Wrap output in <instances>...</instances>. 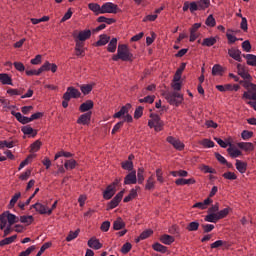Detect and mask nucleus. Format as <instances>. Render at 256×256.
Instances as JSON below:
<instances>
[{"instance_id": "obj_55", "label": "nucleus", "mask_w": 256, "mask_h": 256, "mask_svg": "<svg viewBox=\"0 0 256 256\" xmlns=\"http://www.w3.org/2000/svg\"><path fill=\"white\" fill-rule=\"evenodd\" d=\"M98 23H107V25H113L115 23V19L113 18H107L105 16H100L97 18Z\"/></svg>"}, {"instance_id": "obj_44", "label": "nucleus", "mask_w": 256, "mask_h": 256, "mask_svg": "<svg viewBox=\"0 0 256 256\" xmlns=\"http://www.w3.org/2000/svg\"><path fill=\"white\" fill-rule=\"evenodd\" d=\"M199 145H202L205 149H211L215 147V142L209 139H203L199 142Z\"/></svg>"}, {"instance_id": "obj_31", "label": "nucleus", "mask_w": 256, "mask_h": 256, "mask_svg": "<svg viewBox=\"0 0 256 256\" xmlns=\"http://www.w3.org/2000/svg\"><path fill=\"white\" fill-rule=\"evenodd\" d=\"M160 241H161V243H163V245H171L172 243H175V237H173L169 234H163L160 237Z\"/></svg>"}, {"instance_id": "obj_9", "label": "nucleus", "mask_w": 256, "mask_h": 256, "mask_svg": "<svg viewBox=\"0 0 256 256\" xmlns=\"http://www.w3.org/2000/svg\"><path fill=\"white\" fill-rule=\"evenodd\" d=\"M105 13L113 15L119 13V6L113 2H105L102 5V15H105Z\"/></svg>"}, {"instance_id": "obj_7", "label": "nucleus", "mask_w": 256, "mask_h": 256, "mask_svg": "<svg viewBox=\"0 0 256 256\" xmlns=\"http://www.w3.org/2000/svg\"><path fill=\"white\" fill-rule=\"evenodd\" d=\"M148 127L150 129H154L156 133L163 131V127H165V122L161 120V116L155 113L150 114V119L148 120Z\"/></svg>"}, {"instance_id": "obj_5", "label": "nucleus", "mask_w": 256, "mask_h": 256, "mask_svg": "<svg viewBox=\"0 0 256 256\" xmlns=\"http://www.w3.org/2000/svg\"><path fill=\"white\" fill-rule=\"evenodd\" d=\"M81 97V92L79 89L70 86L67 88L66 92L63 94L62 107L67 109L69 107V102L71 99H79Z\"/></svg>"}, {"instance_id": "obj_3", "label": "nucleus", "mask_w": 256, "mask_h": 256, "mask_svg": "<svg viewBox=\"0 0 256 256\" xmlns=\"http://www.w3.org/2000/svg\"><path fill=\"white\" fill-rule=\"evenodd\" d=\"M211 5V0H198L189 2H184V5L182 7V11L185 13L187 11H190V13H195V11H205V9H209V6Z\"/></svg>"}, {"instance_id": "obj_1", "label": "nucleus", "mask_w": 256, "mask_h": 256, "mask_svg": "<svg viewBox=\"0 0 256 256\" xmlns=\"http://www.w3.org/2000/svg\"><path fill=\"white\" fill-rule=\"evenodd\" d=\"M131 109V104L127 103L126 105L122 106L120 111L116 112L113 115L114 119H121V117H124L123 121H120L116 123L112 129V135H115L121 127H123V124L126 123H133V116L129 114V110Z\"/></svg>"}, {"instance_id": "obj_2", "label": "nucleus", "mask_w": 256, "mask_h": 256, "mask_svg": "<svg viewBox=\"0 0 256 256\" xmlns=\"http://www.w3.org/2000/svg\"><path fill=\"white\" fill-rule=\"evenodd\" d=\"M15 223H19V217L15 214L5 211L0 215V229L4 231V237H7V235L11 233V227H13Z\"/></svg>"}, {"instance_id": "obj_30", "label": "nucleus", "mask_w": 256, "mask_h": 256, "mask_svg": "<svg viewBox=\"0 0 256 256\" xmlns=\"http://www.w3.org/2000/svg\"><path fill=\"white\" fill-rule=\"evenodd\" d=\"M21 131L24 135H30L31 137H36L37 136V130L33 129V127L27 125L23 126L21 128Z\"/></svg>"}, {"instance_id": "obj_15", "label": "nucleus", "mask_w": 256, "mask_h": 256, "mask_svg": "<svg viewBox=\"0 0 256 256\" xmlns=\"http://www.w3.org/2000/svg\"><path fill=\"white\" fill-rule=\"evenodd\" d=\"M91 115H93V113L91 111L80 115L78 117L76 123L78 125H89V123H91Z\"/></svg>"}, {"instance_id": "obj_64", "label": "nucleus", "mask_w": 256, "mask_h": 256, "mask_svg": "<svg viewBox=\"0 0 256 256\" xmlns=\"http://www.w3.org/2000/svg\"><path fill=\"white\" fill-rule=\"evenodd\" d=\"M241 137L244 141H247V140L251 139V137H253V132L249 131V130H244L241 133Z\"/></svg>"}, {"instance_id": "obj_40", "label": "nucleus", "mask_w": 256, "mask_h": 256, "mask_svg": "<svg viewBox=\"0 0 256 256\" xmlns=\"http://www.w3.org/2000/svg\"><path fill=\"white\" fill-rule=\"evenodd\" d=\"M113 229L115 231H121V229H125V222L123 221V219L118 218L117 220H115L113 223Z\"/></svg>"}, {"instance_id": "obj_54", "label": "nucleus", "mask_w": 256, "mask_h": 256, "mask_svg": "<svg viewBox=\"0 0 256 256\" xmlns=\"http://www.w3.org/2000/svg\"><path fill=\"white\" fill-rule=\"evenodd\" d=\"M205 25L207 27H215L217 25V21L215 20V17H213V14H210L206 18Z\"/></svg>"}, {"instance_id": "obj_10", "label": "nucleus", "mask_w": 256, "mask_h": 256, "mask_svg": "<svg viewBox=\"0 0 256 256\" xmlns=\"http://www.w3.org/2000/svg\"><path fill=\"white\" fill-rule=\"evenodd\" d=\"M31 209H35V211L40 215H51V213H53V209H49L46 205L39 202L33 204Z\"/></svg>"}, {"instance_id": "obj_38", "label": "nucleus", "mask_w": 256, "mask_h": 256, "mask_svg": "<svg viewBox=\"0 0 256 256\" xmlns=\"http://www.w3.org/2000/svg\"><path fill=\"white\" fill-rule=\"evenodd\" d=\"M19 199H21V192H17L15 195L12 196L8 204V209H13Z\"/></svg>"}, {"instance_id": "obj_12", "label": "nucleus", "mask_w": 256, "mask_h": 256, "mask_svg": "<svg viewBox=\"0 0 256 256\" xmlns=\"http://www.w3.org/2000/svg\"><path fill=\"white\" fill-rule=\"evenodd\" d=\"M73 37L75 41H79L80 43H83L84 41H87V39H91V30L89 29L82 30L78 34H73Z\"/></svg>"}, {"instance_id": "obj_26", "label": "nucleus", "mask_w": 256, "mask_h": 256, "mask_svg": "<svg viewBox=\"0 0 256 256\" xmlns=\"http://www.w3.org/2000/svg\"><path fill=\"white\" fill-rule=\"evenodd\" d=\"M228 55L229 57L234 59V61L241 62V52L239 51V49H235V48L228 49Z\"/></svg>"}, {"instance_id": "obj_19", "label": "nucleus", "mask_w": 256, "mask_h": 256, "mask_svg": "<svg viewBox=\"0 0 256 256\" xmlns=\"http://www.w3.org/2000/svg\"><path fill=\"white\" fill-rule=\"evenodd\" d=\"M11 115L16 117L17 121H19V123H21L22 125H27V123H31V117L23 116L21 115V112H15L12 110Z\"/></svg>"}, {"instance_id": "obj_57", "label": "nucleus", "mask_w": 256, "mask_h": 256, "mask_svg": "<svg viewBox=\"0 0 256 256\" xmlns=\"http://www.w3.org/2000/svg\"><path fill=\"white\" fill-rule=\"evenodd\" d=\"M81 92L83 95H89L93 91V84H87V85H82L80 87Z\"/></svg>"}, {"instance_id": "obj_51", "label": "nucleus", "mask_w": 256, "mask_h": 256, "mask_svg": "<svg viewBox=\"0 0 256 256\" xmlns=\"http://www.w3.org/2000/svg\"><path fill=\"white\" fill-rule=\"evenodd\" d=\"M5 147L7 149H13V147H15V142L14 141H0V149H5Z\"/></svg>"}, {"instance_id": "obj_62", "label": "nucleus", "mask_w": 256, "mask_h": 256, "mask_svg": "<svg viewBox=\"0 0 256 256\" xmlns=\"http://www.w3.org/2000/svg\"><path fill=\"white\" fill-rule=\"evenodd\" d=\"M43 145V143L40 142V140H36L34 143L31 144L30 148L31 151H33L34 153H37V151H39V149H41V146Z\"/></svg>"}, {"instance_id": "obj_36", "label": "nucleus", "mask_w": 256, "mask_h": 256, "mask_svg": "<svg viewBox=\"0 0 256 256\" xmlns=\"http://www.w3.org/2000/svg\"><path fill=\"white\" fill-rule=\"evenodd\" d=\"M88 9L95 13V15H102V6L98 3H90L88 4Z\"/></svg>"}, {"instance_id": "obj_41", "label": "nucleus", "mask_w": 256, "mask_h": 256, "mask_svg": "<svg viewBox=\"0 0 256 256\" xmlns=\"http://www.w3.org/2000/svg\"><path fill=\"white\" fill-rule=\"evenodd\" d=\"M245 59H246L247 65H250V67H256V55L246 54Z\"/></svg>"}, {"instance_id": "obj_33", "label": "nucleus", "mask_w": 256, "mask_h": 256, "mask_svg": "<svg viewBox=\"0 0 256 256\" xmlns=\"http://www.w3.org/2000/svg\"><path fill=\"white\" fill-rule=\"evenodd\" d=\"M238 74L240 75V77H242V79H247V81H251L252 77L251 74H249V72L247 70H245V68L241 67V64H238Z\"/></svg>"}, {"instance_id": "obj_23", "label": "nucleus", "mask_w": 256, "mask_h": 256, "mask_svg": "<svg viewBox=\"0 0 256 256\" xmlns=\"http://www.w3.org/2000/svg\"><path fill=\"white\" fill-rule=\"evenodd\" d=\"M75 53L77 57H85V48L83 42L75 41Z\"/></svg>"}, {"instance_id": "obj_28", "label": "nucleus", "mask_w": 256, "mask_h": 256, "mask_svg": "<svg viewBox=\"0 0 256 256\" xmlns=\"http://www.w3.org/2000/svg\"><path fill=\"white\" fill-rule=\"evenodd\" d=\"M235 167L241 175L247 173V162H243L241 160H236Z\"/></svg>"}, {"instance_id": "obj_47", "label": "nucleus", "mask_w": 256, "mask_h": 256, "mask_svg": "<svg viewBox=\"0 0 256 256\" xmlns=\"http://www.w3.org/2000/svg\"><path fill=\"white\" fill-rule=\"evenodd\" d=\"M17 239V235L10 236L0 241V247H5V245H11Z\"/></svg>"}, {"instance_id": "obj_46", "label": "nucleus", "mask_w": 256, "mask_h": 256, "mask_svg": "<svg viewBox=\"0 0 256 256\" xmlns=\"http://www.w3.org/2000/svg\"><path fill=\"white\" fill-rule=\"evenodd\" d=\"M151 235H153V230H145L136 239V243H139V241H143L144 239H148V237H151Z\"/></svg>"}, {"instance_id": "obj_18", "label": "nucleus", "mask_w": 256, "mask_h": 256, "mask_svg": "<svg viewBox=\"0 0 256 256\" xmlns=\"http://www.w3.org/2000/svg\"><path fill=\"white\" fill-rule=\"evenodd\" d=\"M213 203V199L206 198L203 202H197L192 206V209H201V211H204V209H207L209 205Z\"/></svg>"}, {"instance_id": "obj_14", "label": "nucleus", "mask_w": 256, "mask_h": 256, "mask_svg": "<svg viewBox=\"0 0 256 256\" xmlns=\"http://www.w3.org/2000/svg\"><path fill=\"white\" fill-rule=\"evenodd\" d=\"M242 99H244L246 103L247 101H256V84L243 93Z\"/></svg>"}, {"instance_id": "obj_35", "label": "nucleus", "mask_w": 256, "mask_h": 256, "mask_svg": "<svg viewBox=\"0 0 256 256\" xmlns=\"http://www.w3.org/2000/svg\"><path fill=\"white\" fill-rule=\"evenodd\" d=\"M219 220V215L213 212H208V215L204 217V221H206L207 223H217V221Z\"/></svg>"}, {"instance_id": "obj_13", "label": "nucleus", "mask_w": 256, "mask_h": 256, "mask_svg": "<svg viewBox=\"0 0 256 256\" xmlns=\"http://www.w3.org/2000/svg\"><path fill=\"white\" fill-rule=\"evenodd\" d=\"M123 195H125V190L118 192L115 197L108 203V209H115V207L119 206L123 199Z\"/></svg>"}, {"instance_id": "obj_20", "label": "nucleus", "mask_w": 256, "mask_h": 256, "mask_svg": "<svg viewBox=\"0 0 256 256\" xmlns=\"http://www.w3.org/2000/svg\"><path fill=\"white\" fill-rule=\"evenodd\" d=\"M87 245H88V247H90V249H95L96 251H99V249L103 248V244H101L99 239H97L96 237L90 238L88 240Z\"/></svg>"}, {"instance_id": "obj_29", "label": "nucleus", "mask_w": 256, "mask_h": 256, "mask_svg": "<svg viewBox=\"0 0 256 256\" xmlns=\"http://www.w3.org/2000/svg\"><path fill=\"white\" fill-rule=\"evenodd\" d=\"M237 147L242 149V151H253V149H255V146L251 142H239Z\"/></svg>"}, {"instance_id": "obj_50", "label": "nucleus", "mask_w": 256, "mask_h": 256, "mask_svg": "<svg viewBox=\"0 0 256 256\" xmlns=\"http://www.w3.org/2000/svg\"><path fill=\"white\" fill-rule=\"evenodd\" d=\"M65 169L73 170L77 167V161L75 159L66 160L64 163Z\"/></svg>"}, {"instance_id": "obj_52", "label": "nucleus", "mask_w": 256, "mask_h": 256, "mask_svg": "<svg viewBox=\"0 0 256 256\" xmlns=\"http://www.w3.org/2000/svg\"><path fill=\"white\" fill-rule=\"evenodd\" d=\"M139 103H148L149 105H152V103H155V95H148L144 98H140Z\"/></svg>"}, {"instance_id": "obj_59", "label": "nucleus", "mask_w": 256, "mask_h": 256, "mask_svg": "<svg viewBox=\"0 0 256 256\" xmlns=\"http://www.w3.org/2000/svg\"><path fill=\"white\" fill-rule=\"evenodd\" d=\"M33 160V155H28L27 158L22 161L18 167V171H21V169H23L24 167H27V165L29 164L30 161Z\"/></svg>"}, {"instance_id": "obj_27", "label": "nucleus", "mask_w": 256, "mask_h": 256, "mask_svg": "<svg viewBox=\"0 0 256 256\" xmlns=\"http://www.w3.org/2000/svg\"><path fill=\"white\" fill-rule=\"evenodd\" d=\"M195 183H197L195 178H189V179L179 178V179L175 180V184L178 185V186H181V185H195Z\"/></svg>"}, {"instance_id": "obj_43", "label": "nucleus", "mask_w": 256, "mask_h": 256, "mask_svg": "<svg viewBox=\"0 0 256 256\" xmlns=\"http://www.w3.org/2000/svg\"><path fill=\"white\" fill-rule=\"evenodd\" d=\"M152 249L158 253H167V247L163 246L161 243L156 242L152 245Z\"/></svg>"}, {"instance_id": "obj_37", "label": "nucleus", "mask_w": 256, "mask_h": 256, "mask_svg": "<svg viewBox=\"0 0 256 256\" xmlns=\"http://www.w3.org/2000/svg\"><path fill=\"white\" fill-rule=\"evenodd\" d=\"M145 189L146 191H153V189H155V176L151 175L146 180Z\"/></svg>"}, {"instance_id": "obj_45", "label": "nucleus", "mask_w": 256, "mask_h": 256, "mask_svg": "<svg viewBox=\"0 0 256 256\" xmlns=\"http://www.w3.org/2000/svg\"><path fill=\"white\" fill-rule=\"evenodd\" d=\"M7 95H9L10 97H16L19 95H23V91L17 89V88H8L6 90Z\"/></svg>"}, {"instance_id": "obj_56", "label": "nucleus", "mask_w": 256, "mask_h": 256, "mask_svg": "<svg viewBox=\"0 0 256 256\" xmlns=\"http://www.w3.org/2000/svg\"><path fill=\"white\" fill-rule=\"evenodd\" d=\"M19 221L25 225H31V223H33V216H20V218H18V222Z\"/></svg>"}, {"instance_id": "obj_8", "label": "nucleus", "mask_w": 256, "mask_h": 256, "mask_svg": "<svg viewBox=\"0 0 256 256\" xmlns=\"http://www.w3.org/2000/svg\"><path fill=\"white\" fill-rule=\"evenodd\" d=\"M164 98L169 105H173L174 107H179L185 101L183 94L179 92H166L164 93Z\"/></svg>"}, {"instance_id": "obj_32", "label": "nucleus", "mask_w": 256, "mask_h": 256, "mask_svg": "<svg viewBox=\"0 0 256 256\" xmlns=\"http://www.w3.org/2000/svg\"><path fill=\"white\" fill-rule=\"evenodd\" d=\"M111 37L107 36V34H102L99 36V40L96 42V47H103L109 43Z\"/></svg>"}, {"instance_id": "obj_42", "label": "nucleus", "mask_w": 256, "mask_h": 256, "mask_svg": "<svg viewBox=\"0 0 256 256\" xmlns=\"http://www.w3.org/2000/svg\"><path fill=\"white\" fill-rule=\"evenodd\" d=\"M107 51L109 53H115L117 51V38H112L108 43Z\"/></svg>"}, {"instance_id": "obj_16", "label": "nucleus", "mask_w": 256, "mask_h": 256, "mask_svg": "<svg viewBox=\"0 0 256 256\" xmlns=\"http://www.w3.org/2000/svg\"><path fill=\"white\" fill-rule=\"evenodd\" d=\"M137 183V171L132 170L124 178V185H135Z\"/></svg>"}, {"instance_id": "obj_24", "label": "nucleus", "mask_w": 256, "mask_h": 256, "mask_svg": "<svg viewBox=\"0 0 256 256\" xmlns=\"http://www.w3.org/2000/svg\"><path fill=\"white\" fill-rule=\"evenodd\" d=\"M227 151L232 159H237V157H241L242 155L241 150L233 146V144H230V147L227 149Z\"/></svg>"}, {"instance_id": "obj_63", "label": "nucleus", "mask_w": 256, "mask_h": 256, "mask_svg": "<svg viewBox=\"0 0 256 256\" xmlns=\"http://www.w3.org/2000/svg\"><path fill=\"white\" fill-rule=\"evenodd\" d=\"M122 169H124L125 171H133V162L131 160L123 162Z\"/></svg>"}, {"instance_id": "obj_34", "label": "nucleus", "mask_w": 256, "mask_h": 256, "mask_svg": "<svg viewBox=\"0 0 256 256\" xmlns=\"http://www.w3.org/2000/svg\"><path fill=\"white\" fill-rule=\"evenodd\" d=\"M139 189V186H136L135 188L130 190L129 195L125 196L123 201L124 203H129V201H133L135 197H137V190Z\"/></svg>"}, {"instance_id": "obj_17", "label": "nucleus", "mask_w": 256, "mask_h": 256, "mask_svg": "<svg viewBox=\"0 0 256 256\" xmlns=\"http://www.w3.org/2000/svg\"><path fill=\"white\" fill-rule=\"evenodd\" d=\"M57 64L50 63L49 61L44 62V64L39 68L40 74L45 71H51L52 73H57Z\"/></svg>"}, {"instance_id": "obj_6", "label": "nucleus", "mask_w": 256, "mask_h": 256, "mask_svg": "<svg viewBox=\"0 0 256 256\" xmlns=\"http://www.w3.org/2000/svg\"><path fill=\"white\" fill-rule=\"evenodd\" d=\"M183 71H185V63H183L182 67L178 68L174 74V77L171 83V88L175 93H179V91H181V88L183 87V81L181 80Z\"/></svg>"}, {"instance_id": "obj_60", "label": "nucleus", "mask_w": 256, "mask_h": 256, "mask_svg": "<svg viewBox=\"0 0 256 256\" xmlns=\"http://www.w3.org/2000/svg\"><path fill=\"white\" fill-rule=\"evenodd\" d=\"M222 177L228 181H235V179H237V174H235V172H225Z\"/></svg>"}, {"instance_id": "obj_53", "label": "nucleus", "mask_w": 256, "mask_h": 256, "mask_svg": "<svg viewBox=\"0 0 256 256\" xmlns=\"http://www.w3.org/2000/svg\"><path fill=\"white\" fill-rule=\"evenodd\" d=\"M80 230L77 229L76 231H70L68 236L66 237L67 243H70V241H74V239H77L79 237Z\"/></svg>"}, {"instance_id": "obj_25", "label": "nucleus", "mask_w": 256, "mask_h": 256, "mask_svg": "<svg viewBox=\"0 0 256 256\" xmlns=\"http://www.w3.org/2000/svg\"><path fill=\"white\" fill-rule=\"evenodd\" d=\"M0 83L13 86V78L7 73H0Z\"/></svg>"}, {"instance_id": "obj_58", "label": "nucleus", "mask_w": 256, "mask_h": 256, "mask_svg": "<svg viewBox=\"0 0 256 256\" xmlns=\"http://www.w3.org/2000/svg\"><path fill=\"white\" fill-rule=\"evenodd\" d=\"M231 33H233V30L228 29V30H227V33H226V37H227V39H228L229 45H233V43H235L236 41H238V39H237L233 34H231Z\"/></svg>"}, {"instance_id": "obj_39", "label": "nucleus", "mask_w": 256, "mask_h": 256, "mask_svg": "<svg viewBox=\"0 0 256 256\" xmlns=\"http://www.w3.org/2000/svg\"><path fill=\"white\" fill-rule=\"evenodd\" d=\"M215 43H217V37H209V38H205L202 41V46L203 47H213V45H215Z\"/></svg>"}, {"instance_id": "obj_22", "label": "nucleus", "mask_w": 256, "mask_h": 256, "mask_svg": "<svg viewBox=\"0 0 256 256\" xmlns=\"http://www.w3.org/2000/svg\"><path fill=\"white\" fill-rule=\"evenodd\" d=\"M93 100H87L86 102L82 103L79 107L80 113H87L88 111H91L94 107Z\"/></svg>"}, {"instance_id": "obj_49", "label": "nucleus", "mask_w": 256, "mask_h": 256, "mask_svg": "<svg viewBox=\"0 0 256 256\" xmlns=\"http://www.w3.org/2000/svg\"><path fill=\"white\" fill-rule=\"evenodd\" d=\"M145 169L143 168H138V171H137V181L139 183V185H143V181H145Z\"/></svg>"}, {"instance_id": "obj_48", "label": "nucleus", "mask_w": 256, "mask_h": 256, "mask_svg": "<svg viewBox=\"0 0 256 256\" xmlns=\"http://www.w3.org/2000/svg\"><path fill=\"white\" fill-rule=\"evenodd\" d=\"M212 75L215 77L217 75H223V66L219 64H215L212 67Z\"/></svg>"}, {"instance_id": "obj_21", "label": "nucleus", "mask_w": 256, "mask_h": 256, "mask_svg": "<svg viewBox=\"0 0 256 256\" xmlns=\"http://www.w3.org/2000/svg\"><path fill=\"white\" fill-rule=\"evenodd\" d=\"M117 193V189H114L113 186L108 185L103 192V199L106 201H109V199H112L113 196Z\"/></svg>"}, {"instance_id": "obj_61", "label": "nucleus", "mask_w": 256, "mask_h": 256, "mask_svg": "<svg viewBox=\"0 0 256 256\" xmlns=\"http://www.w3.org/2000/svg\"><path fill=\"white\" fill-rule=\"evenodd\" d=\"M186 229H187V231H198L199 222L198 221L190 222Z\"/></svg>"}, {"instance_id": "obj_11", "label": "nucleus", "mask_w": 256, "mask_h": 256, "mask_svg": "<svg viewBox=\"0 0 256 256\" xmlns=\"http://www.w3.org/2000/svg\"><path fill=\"white\" fill-rule=\"evenodd\" d=\"M166 141H167V143L172 145V147H174V149H176L177 151H183V149H185V144L183 142H181V140H179V138H175L173 136H168L166 138Z\"/></svg>"}, {"instance_id": "obj_4", "label": "nucleus", "mask_w": 256, "mask_h": 256, "mask_svg": "<svg viewBox=\"0 0 256 256\" xmlns=\"http://www.w3.org/2000/svg\"><path fill=\"white\" fill-rule=\"evenodd\" d=\"M133 61V53L129 50V46L126 44L118 45L117 54L112 56L113 61Z\"/></svg>"}]
</instances>
